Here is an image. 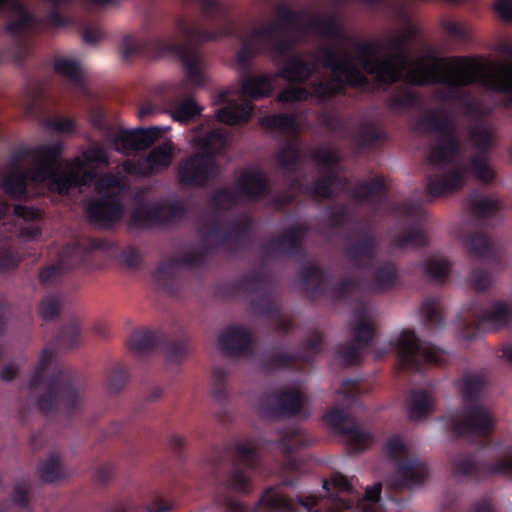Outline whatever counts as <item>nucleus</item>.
<instances>
[{
  "label": "nucleus",
  "instance_id": "1",
  "mask_svg": "<svg viewBox=\"0 0 512 512\" xmlns=\"http://www.w3.org/2000/svg\"><path fill=\"white\" fill-rule=\"evenodd\" d=\"M418 32L416 24L407 22L383 43L355 41L348 36L349 59L363 76L370 74L388 85L400 80L406 71L407 80L413 84L441 83L459 89L480 83L490 90L512 94V62L488 68L471 58L445 59L425 51L408 63L405 46Z\"/></svg>",
  "mask_w": 512,
  "mask_h": 512
},
{
  "label": "nucleus",
  "instance_id": "2",
  "mask_svg": "<svg viewBox=\"0 0 512 512\" xmlns=\"http://www.w3.org/2000/svg\"><path fill=\"white\" fill-rule=\"evenodd\" d=\"M312 32L323 36L315 52L291 55L280 67L277 77L291 83H304L311 79L309 88L313 97L327 99L339 93L345 85L362 86L368 79L349 59L348 36L334 17L317 15L310 19Z\"/></svg>",
  "mask_w": 512,
  "mask_h": 512
},
{
  "label": "nucleus",
  "instance_id": "3",
  "mask_svg": "<svg viewBox=\"0 0 512 512\" xmlns=\"http://www.w3.org/2000/svg\"><path fill=\"white\" fill-rule=\"evenodd\" d=\"M62 144L39 146L15 154L7 166L3 178V189L10 197L19 199L25 195L29 181L48 182L49 189L59 194H67L70 189L90 183L95 177L92 164H108L106 151L93 145L81 156L67 162H60Z\"/></svg>",
  "mask_w": 512,
  "mask_h": 512
},
{
  "label": "nucleus",
  "instance_id": "4",
  "mask_svg": "<svg viewBox=\"0 0 512 512\" xmlns=\"http://www.w3.org/2000/svg\"><path fill=\"white\" fill-rule=\"evenodd\" d=\"M249 223L248 219L241 224L229 226H224L219 220L204 223L199 229V244L160 262L152 274L154 281L163 289L170 290L180 280L184 268L201 264L212 249L232 248V244L241 237Z\"/></svg>",
  "mask_w": 512,
  "mask_h": 512
},
{
  "label": "nucleus",
  "instance_id": "5",
  "mask_svg": "<svg viewBox=\"0 0 512 512\" xmlns=\"http://www.w3.org/2000/svg\"><path fill=\"white\" fill-rule=\"evenodd\" d=\"M53 360V352L44 349L29 382V393L37 399L38 408L44 413L60 410L67 414L77 412L84 404V396L71 370L59 368L47 379L43 378Z\"/></svg>",
  "mask_w": 512,
  "mask_h": 512
},
{
  "label": "nucleus",
  "instance_id": "6",
  "mask_svg": "<svg viewBox=\"0 0 512 512\" xmlns=\"http://www.w3.org/2000/svg\"><path fill=\"white\" fill-rule=\"evenodd\" d=\"M204 39H214V36L202 33L194 23L178 20L175 33L158 37L152 40L149 46L157 55H179L185 69V83L195 89L205 85L203 59L196 50L186 47L184 42Z\"/></svg>",
  "mask_w": 512,
  "mask_h": 512
},
{
  "label": "nucleus",
  "instance_id": "7",
  "mask_svg": "<svg viewBox=\"0 0 512 512\" xmlns=\"http://www.w3.org/2000/svg\"><path fill=\"white\" fill-rule=\"evenodd\" d=\"M298 26V21L290 17L254 29L242 42L237 54L238 64L245 66L252 56L266 49L279 54L286 52L303 35Z\"/></svg>",
  "mask_w": 512,
  "mask_h": 512
},
{
  "label": "nucleus",
  "instance_id": "8",
  "mask_svg": "<svg viewBox=\"0 0 512 512\" xmlns=\"http://www.w3.org/2000/svg\"><path fill=\"white\" fill-rule=\"evenodd\" d=\"M420 132L435 135V143L429 152V161L433 165H444L451 162L459 148V139L449 115L443 110L424 114L417 125Z\"/></svg>",
  "mask_w": 512,
  "mask_h": 512
},
{
  "label": "nucleus",
  "instance_id": "9",
  "mask_svg": "<svg viewBox=\"0 0 512 512\" xmlns=\"http://www.w3.org/2000/svg\"><path fill=\"white\" fill-rule=\"evenodd\" d=\"M125 184L120 176L107 174L96 182L98 198L87 202L85 213L91 222L107 225L119 220L123 215L120 193Z\"/></svg>",
  "mask_w": 512,
  "mask_h": 512
},
{
  "label": "nucleus",
  "instance_id": "10",
  "mask_svg": "<svg viewBox=\"0 0 512 512\" xmlns=\"http://www.w3.org/2000/svg\"><path fill=\"white\" fill-rule=\"evenodd\" d=\"M323 487L326 490L324 497L300 495L298 503L308 512H345L350 511L358 499L351 481L343 474H333Z\"/></svg>",
  "mask_w": 512,
  "mask_h": 512
},
{
  "label": "nucleus",
  "instance_id": "11",
  "mask_svg": "<svg viewBox=\"0 0 512 512\" xmlns=\"http://www.w3.org/2000/svg\"><path fill=\"white\" fill-rule=\"evenodd\" d=\"M473 174L479 181L488 183L495 177V171L483 154L472 157L470 167L454 166L446 172L428 179V190L433 196H442L462 189L467 175Z\"/></svg>",
  "mask_w": 512,
  "mask_h": 512
},
{
  "label": "nucleus",
  "instance_id": "12",
  "mask_svg": "<svg viewBox=\"0 0 512 512\" xmlns=\"http://www.w3.org/2000/svg\"><path fill=\"white\" fill-rule=\"evenodd\" d=\"M396 349L401 366L419 369L424 363L441 365L446 360L443 350L430 344H420L413 331H403L396 342Z\"/></svg>",
  "mask_w": 512,
  "mask_h": 512
},
{
  "label": "nucleus",
  "instance_id": "13",
  "mask_svg": "<svg viewBox=\"0 0 512 512\" xmlns=\"http://www.w3.org/2000/svg\"><path fill=\"white\" fill-rule=\"evenodd\" d=\"M496 425L493 411L486 405L475 402L465 404L461 415L452 423L453 432L463 437H486Z\"/></svg>",
  "mask_w": 512,
  "mask_h": 512
},
{
  "label": "nucleus",
  "instance_id": "14",
  "mask_svg": "<svg viewBox=\"0 0 512 512\" xmlns=\"http://www.w3.org/2000/svg\"><path fill=\"white\" fill-rule=\"evenodd\" d=\"M352 332V341L339 349V355L346 365H353L360 361L362 348L372 338V310L369 307H361L355 312Z\"/></svg>",
  "mask_w": 512,
  "mask_h": 512
},
{
  "label": "nucleus",
  "instance_id": "15",
  "mask_svg": "<svg viewBox=\"0 0 512 512\" xmlns=\"http://www.w3.org/2000/svg\"><path fill=\"white\" fill-rule=\"evenodd\" d=\"M217 165L213 157L197 152L184 159L178 166V179L182 185L200 186L216 175Z\"/></svg>",
  "mask_w": 512,
  "mask_h": 512
},
{
  "label": "nucleus",
  "instance_id": "16",
  "mask_svg": "<svg viewBox=\"0 0 512 512\" xmlns=\"http://www.w3.org/2000/svg\"><path fill=\"white\" fill-rule=\"evenodd\" d=\"M324 419L327 424L346 435L347 443L353 450H363L373 441L372 435L350 419L344 410L333 409Z\"/></svg>",
  "mask_w": 512,
  "mask_h": 512
},
{
  "label": "nucleus",
  "instance_id": "17",
  "mask_svg": "<svg viewBox=\"0 0 512 512\" xmlns=\"http://www.w3.org/2000/svg\"><path fill=\"white\" fill-rule=\"evenodd\" d=\"M313 158L316 165L321 169L323 176L311 188L310 194L315 199H325L333 193V186L336 180L335 166L339 155L332 148L322 147L315 151Z\"/></svg>",
  "mask_w": 512,
  "mask_h": 512
},
{
  "label": "nucleus",
  "instance_id": "18",
  "mask_svg": "<svg viewBox=\"0 0 512 512\" xmlns=\"http://www.w3.org/2000/svg\"><path fill=\"white\" fill-rule=\"evenodd\" d=\"M427 476L426 465L411 457L396 465L394 472L387 478L386 484L391 488L411 489L423 484Z\"/></svg>",
  "mask_w": 512,
  "mask_h": 512
},
{
  "label": "nucleus",
  "instance_id": "19",
  "mask_svg": "<svg viewBox=\"0 0 512 512\" xmlns=\"http://www.w3.org/2000/svg\"><path fill=\"white\" fill-rule=\"evenodd\" d=\"M303 285L308 292L328 293L331 298L344 297L355 287V283L350 280H342L330 287L326 275L315 265L303 269Z\"/></svg>",
  "mask_w": 512,
  "mask_h": 512
},
{
  "label": "nucleus",
  "instance_id": "20",
  "mask_svg": "<svg viewBox=\"0 0 512 512\" xmlns=\"http://www.w3.org/2000/svg\"><path fill=\"white\" fill-rule=\"evenodd\" d=\"M180 207L166 201H152L139 205L132 213L131 221L136 226H149L169 221L179 215Z\"/></svg>",
  "mask_w": 512,
  "mask_h": 512
},
{
  "label": "nucleus",
  "instance_id": "21",
  "mask_svg": "<svg viewBox=\"0 0 512 512\" xmlns=\"http://www.w3.org/2000/svg\"><path fill=\"white\" fill-rule=\"evenodd\" d=\"M168 128L150 127L147 129L139 128L131 131H122L114 138L116 150L128 154L132 151L148 148L157 140Z\"/></svg>",
  "mask_w": 512,
  "mask_h": 512
},
{
  "label": "nucleus",
  "instance_id": "22",
  "mask_svg": "<svg viewBox=\"0 0 512 512\" xmlns=\"http://www.w3.org/2000/svg\"><path fill=\"white\" fill-rule=\"evenodd\" d=\"M191 143L202 155L212 157L221 153L228 144V134L223 128L206 129L204 124L192 130Z\"/></svg>",
  "mask_w": 512,
  "mask_h": 512
},
{
  "label": "nucleus",
  "instance_id": "23",
  "mask_svg": "<svg viewBox=\"0 0 512 512\" xmlns=\"http://www.w3.org/2000/svg\"><path fill=\"white\" fill-rule=\"evenodd\" d=\"M217 346L227 356L249 355L252 352L251 334L243 327H229L220 334Z\"/></svg>",
  "mask_w": 512,
  "mask_h": 512
},
{
  "label": "nucleus",
  "instance_id": "24",
  "mask_svg": "<svg viewBox=\"0 0 512 512\" xmlns=\"http://www.w3.org/2000/svg\"><path fill=\"white\" fill-rule=\"evenodd\" d=\"M306 399L297 389L281 390L265 399L263 410L271 414H296L301 411Z\"/></svg>",
  "mask_w": 512,
  "mask_h": 512
},
{
  "label": "nucleus",
  "instance_id": "25",
  "mask_svg": "<svg viewBox=\"0 0 512 512\" xmlns=\"http://www.w3.org/2000/svg\"><path fill=\"white\" fill-rule=\"evenodd\" d=\"M237 189L241 199H261L270 191L269 179L266 174L261 171H245L237 180Z\"/></svg>",
  "mask_w": 512,
  "mask_h": 512
},
{
  "label": "nucleus",
  "instance_id": "26",
  "mask_svg": "<svg viewBox=\"0 0 512 512\" xmlns=\"http://www.w3.org/2000/svg\"><path fill=\"white\" fill-rule=\"evenodd\" d=\"M83 260L82 251L79 247L69 248L63 251L57 264L47 266L39 273V279L44 285L57 282L61 276L80 265Z\"/></svg>",
  "mask_w": 512,
  "mask_h": 512
},
{
  "label": "nucleus",
  "instance_id": "27",
  "mask_svg": "<svg viewBox=\"0 0 512 512\" xmlns=\"http://www.w3.org/2000/svg\"><path fill=\"white\" fill-rule=\"evenodd\" d=\"M377 241L372 236H364L352 244L346 251L348 263L355 268L372 265L377 252Z\"/></svg>",
  "mask_w": 512,
  "mask_h": 512
},
{
  "label": "nucleus",
  "instance_id": "28",
  "mask_svg": "<svg viewBox=\"0 0 512 512\" xmlns=\"http://www.w3.org/2000/svg\"><path fill=\"white\" fill-rule=\"evenodd\" d=\"M307 228L304 225L293 226L278 239L267 245V253L270 255L291 254L297 251L306 235Z\"/></svg>",
  "mask_w": 512,
  "mask_h": 512
},
{
  "label": "nucleus",
  "instance_id": "29",
  "mask_svg": "<svg viewBox=\"0 0 512 512\" xmlns=\"http://www.w3.org/2000/svg\"><path fill=\"white\" fill-rule=\"evenodd\" d=\"M512 321V305L505 301L492 303L481 315L479 325L483 329H499Z\"/></svg>",
  "mask_w": 512,
  "mask_h": 512
},
{
  "label": "nucleus",
  "instance_id": "30",
  "mask_svg": "<svg viewBox=\"0 0 512 512\" xmlns=\"http://www.w3.org/2000/svg\"><path fill=\"white\" fill-rule=\"evenodd\" d=\"M277 75H250L241 81L242 95L251 99H260L267 97L273 90V83L277 79Z\"/></svg>",
  "mask_w": 512,
  "mask_h": 512
},
{
  "label": "nucleus",
  "instance_id": "31",
  "mask_svg": "<svg viewBox=\"0 0 512 512\" xmlns=\"http://www.w3.org/2000/svg\"><path fill=\"white\" fill-rule=\"evenodd\" d=\"M39 478L45 483H55L69 477L64 464L63 457L58 452L50 453L38 467Z\"/></svg>",
  "mask_w": 512,
  "mask_h": 512
},
{
  "label": "nucleus",
  "instance_id": "32",
  "mask_svg": "<svg viewBox=\"0 0 512 512\" xmlns=\"http://www.w3.org/2000/svg\"><path fill=\"white\" fill-rule=\"evenodd\" d=\"M174 147L171 142L155 146L146 158L149 173H157L168 168L174 159Z\"/></svg>",
  "mask_w": 512,
  "mask_h": 512
},
{
  "label": "nucleus",
  "instance_id": "33",
  "mask_svg": "<svg viewBox=\"0 0 512 512\" xmlns=\"http://www.w3.org/2000/svg\"><path fill=\"white\" fill-rule=\"evenodd\" d=\"M260 125L266 129L279 130L289 137H294L300 130V122L294 114L267 116L260 120Z\"/></svg>",
  "mask_w": 512,
  "mask_h": 512
},
{
  "label": "nucleus",
  "instance_id": "34",
  "mask_svg": "<svg viewBox=\"0 0 512 512\" xmlns=\"http://www.w3.org/2000/svg\"><path fill=\"white\" fill-rule=\"evenodd\" d=\"M163 340V335L156 331L139 330L131 334L128 345L135 355H142Z\"/></svg>",
  "mask_w": 512,
  "mask_h": 512
},
{
  "label": "nucleus",
  "instance_id": "35",
  "mask_svg": "<svg viewBox=\"0 0 512 512\" xmlns=\"http://www.w3.org/2000/svg\"><path fill=\"white\" fill-rule=\"evenodd\" d=\"M251 111L252 106L248 102L242 104L229 102L225 107L218 109L216 115L221 122L236 125L247 121Z\"/></svg>",
  "mask_w": 512,
  "mask_h": 512
},
{
  "label": "nucleus",
  "instance_id": "36",
  "mask_svg": "<svg viewBox=\"0 0 512 512\" xmlns=\"http://www.w3.org/2000/svg\"><path fill=\"white\" fill-rule=\"evenodd\" d=\"M11 8L13 20L7 24L6 31L13 37H19L31 29L33 17L17 2H13Z\"/></svg>",
  "mask_w": 512,
  "mask_h": 512
},
{
  "label": "nucleus",
  "instance_id": "37",
  "mask_svg": "<svg viewBox=\"0 0 512 512\" xmlns=\"http://www.w3.org/2000/svg\"><path fill=\"white\" fill-rule=\"evenodd\" d=\"M259 508L266 512H296L294 502L273 489L264 493L259 500Z\"/></svg>",
  "mask_w": 512,
  "mask_h": 512
},
{
  "label": "nucleus",
  "instance_id": "38",
  "mask_svg": "<svg viewBox=\"0 0 512 512\" xmlns=\"http://www.w3.org/2000/svg\"><path fill=\"white\" fill-rule=\"evenodd\" d=\"M202 107L192 97L174 100L170 114L173 119L181 123L189 122L193 117L200 114Z\"/></svg>",
  "mask_w": 512,
  "mask_h": 512
},
{
  "label": "nucleus",
  "instance_id": "39",
  "mask_svg": "<svg viewBox=\"0 0 512 512\" xmlns=\"http://www.w3.org/2000/svg\"><path fill=\"white\" fill-rule=\"evenodd\" d=\"M433 409V400L427 392L419 390L413 391L411 395V404L408 408V416L413 421L421 420Z\"/></svg>",
  "mask_w": 512,
  "mask_h": 512
},
{
  "label": "nucleus",
  "instance_id": "40",
  "mask_svg": "<svg viewBox=\"0 0 512 512\" xmlns=\"http://www.w3.org/2000/svg\"><path fill=\"white\" fill-rule=\"evenodd\" d=\"M465 246L468 253L476 258L488 257L495 251L494 242L484 233L470 235L465 241Z\"/></svg>",
  "mask_w": 512,
  "mask_h": 512
},
{
  "label": "nucleus",
  "instance_id": "41",
  "mask_svg": "<svg viewBox=\"0 0 512 512\" xmlns=\"http://www.w3.org/2000/svg\"><path fill=\"white\" fill-rule=\"evenodd\" d=\"M470 139L476 149L486 152L492 148L496 133L491 125L476 124L470 130Z\"/></svg>",
  "mask_w": 512,
  "mask_h": 512
},
{
  "label": "nucleus",
  "instance_id": "42",
  "mask_svg": "<svg viewBox=\"0 0 512 512\" xmlns=\"http://www.w3.org/2000/svg\"><path fill=\"white\" fill-rule=\"evenodd\" d=\"M485 380L479 374L465 375L460 382V390L465 404L478 402L483 389Z\"/></svg>",
  "mask_w": 512,
  "mask_h": 512
},
{
  "label": "nucleus",
  "instance_id": "43",
  "mask_svg": "<svg viewBox=\"0 0 512 512\" xmlns=\"http://www.w3.org/2000/svg\"><path fill=\"white\" fill-rule=\"evenodd\" d=\"M468 204L471 211L480 217L492 216L501 209V204L496 198L479 194H472Z\"/></svg>",
  "mask_w": 512,
  "mask_h": 512
},
{
  "label": "nucleus",
  "instance_id": "44",
  "mask_svg": "<svg viewBox=\"0 0 512 512\" xmlns=\"http://www.w3.org/2000/svg\"><path fill=\"white\" fill-rule=\"evenodd\" d=\"M397 279L396 266L392 263H386L375 271L371 286L375 291H385L394 287Z\"/></svg>",
  "mask_w": 512,
  "mask_h": 512
},
{
  "label": "nucleus",
  "instance_id": "45",
  "mask_svg": "<svg viewBox=\"0 0 512 512\" xmlns=\"http://www.w3.org/2000/svg\"><path fill=\"white\" fill-rule=\"evenodd\" d=\"M192 352V347L187 338L170 340L164 351L166 361L171 364H178L183 361Z\"/></svg>",
  "mask_w": 512,
  "mask_h": 512
},
{
  "label": "nucleus",
  "instance_id": "46",
  "mask_svg": "<svg viewBox=\"0 0 512 512\" xmlns=\"http://www.w3.org/2000/svg\"><path fill=\"white\" fill-rule=\"evenodd\" d=\"M54 69L58 74L67 78L73 85H82L84 74L77 61L71 59H58L55 61Z\"/></svg>",
  "mask_w": 512,
  "mask_h": 512
},
{
  "label": "nucleus",
  "instance_id": "47",
  "mask_svg": "<svg viewBox=\"0 0 512 512\" xmlns=\"http://www.w3.org/2000/svg\"><path fill=\"white\" fill-rule=\"evenodd\" d=\"M381 489V483L366 489L364 497L357 502L359 512H384L380 503Z\"/></svg>",
  "mask_w": 512,
  "mask_h": 512
},
{
  "label": "nucleus",
  "instance_id": "48",
  "mask_svg": "<svg viewBox=\"0 0 512 512\" xmlns=\"http://www.w3.org/2000/svg\"><path fill=\"white\" fill-rule=\"evenodd\" d=\"M487 465H479L470 457L460 456L453 462V474L456 476L487 475Z\"/></svg>",
  "mask_w": 512,
  "mask_h": 512
},
{
  "label": "nucleus",
  "instance_id": "49",
  "mask_svg": "<svg viewBox=\"0 0 512 512\" xmlns=\"http://www.w3.org/2000/svg\"><path fill=\"white\" fill-rule=\"evenodd\" d=\"M449 261L441 258H430L423 263L425 275L433 281L443 282L450 271Z\"/></svg>",
  "mask_w": 512,
  "mask_h": 512
},
{
  "label": "nucleus",
  "instance_id": "50",
  "mask_svg": "<svg viewBox=\"0 0 512 512\" xmlns=\"http://www.w3.org/2000/svg\"><path fill=\"white\" fill-rule=\"evenodd\" d=\"M384 189L383 179L376 177L370 182L356 185L353 190V197L359 201H367L379 195Z\"/></svg>",
  "mask_w": 512,
  "mask_h": 512
},
{
  "label": "nucleus",
  "instance_id": "51",
  "mask_svg": "<svg viewBox=\"0 0 512 512\" xmlns=\"http://www.w3.org/2000/svg\"><path fill=\"white\" fill-rule=\"evenodd\" d=\"M297 145V139L292 138L282 147L277 155V163L281 169L290 170L296 165L299 159Z\"/></svg>",
  "mask_w": 512,
  "mask_h": 512
},
{
  "label": "nucleus",
  "instance_id": "52",
  "mask_svg": "<svg viewBox=\"0 0 512 512\" xmlns=\"http://www.w3.org/2000/svg\"><path fill=\"white\" fill-rule=\"evenodd\" d=\"M229 374V371L222 367H216L212 372V395L220 402L228 399L227 380Z\"/></svg>",
  "mask_w": 512,
  "mask_h": 512
},
{
  "label": "nucleus",
  "instance_id": "53",
  "mask_svg": "<svg viewBox=\"0 0 512 512\" xmlns=\"http://www.w3.org/2000/svg\"><path fill=\"white\" fill-rule=\"evenodd\" d=\"M426 242V235L423 231L409 230L395 236L392 245L397 248L420 247Z\"/></svg>",
  "mask_w": 512,
  "mask_h": 512
},
{
  "label": "nucleus",
  "instance_id": "54",
  "mask_svg": "<svg viewBox=\"0 0 512 512\" xmlns=\"http://www.w3.org/2000/svg\"><path fill=\"white\" fill-rule=\"evenodd\" d=\"M227 486L240 494H248L252 490L249 476L239 468H234L227 479Z\"/></svg>",
  "mask_w": 512,
  "mask_h": 512
},
{
  "label": "nucleus",
  "instance_id": "55",
  "mask_svg": "<svg viewBox=\"0 0 512 512\" xmlns=\"http://www.w3.org/2000/svg\"><path fill=\"white\" fill-rule=\"evenodd\" d=\"M309 96H313L310 88L290 85L278 94L277 100L281 103H297L306 101Z\"/></svg>",
  "mask_w": 512,
  "mask_h": 512
},
{
  "label": "nucleus",
  "instance_id": "56",
  "mask_svg": "<svg viewBox=\"0 0 512 512\" xmlns=\"http://www.w3.org/2000/svg\"><path fill=\"white\" fill-rule=\"evenodd\" d=\"M11 501L19 508L26 509L29 507L31 499V485L27 481H18L13 485Z\"/></svg>",
  "mask_w": 512,
  "mask_h": 512
},
{
  "label": "nucleus",
  "instance_id": "57",
  "mask_svg": "<svg viewBox=\"0 0 512 512\" xmlns=\"http://www.w3.org/2000/svg\"><path fill=\"white\" fill-rule=\"evenodd\" d=\"M386 455L392 460L396 461V465L400 461H404L407 458H411L410 451L405 443L398 437L390 438L385 447Z\"/></svg>",
  "mask_w": 512,
  "mask_h": 512
},
{
  "label": "nucleus",
  "instance_id": "58",
  "mask_svg": "<svg viewBox=\"0 0 512 512\" xmlns=\"http://www.w3.org/2000/svg\"><path fill=\"white\" fill-rule=\"evenodd\" d=\"M304 444L300 429H291L282 432L279 446L281 451L288 455Z\"/></svg>",
  "mask_w": 512,
  "mask_h": 512
},
{
  "label": "nucleus",
  "instance_id": "59",
  "mask_svg": "<svg viewBox=\"0 0 512 512\" xmlns=\"http://www.w3.org/2000/svg\"><path fill=\"white\" fill-rule=\"evenodd\" d=\"M81 334V322L78 318L68 319L61 331V340L68 346L73 347L79 343Z\"/></svg>",
  "mask_w": 512,
  "mask_h": 512
},
{
  "label": "nucleus",
  "instance_id": "60",
  "mask_svg": "<svg viewBox=\"0 0 512 512\" xmlns=\"http://www.w3.org/2000/svg\"><path fill=\"white\" fill-rule=\"evenodd\" d=\"M241 200L238 192L231 189L218 190L212 199V205L217 210H224L232 207Z\"/></svg>",
  "mask_w": 512,
  "mask_h": 512
},
{
  "label": "nucleus",
  "instance_id": "61",
  "mask_svg": "<svg viewBox=\"0 0 512 512\" xmlns=\"http://www.w3.org/2000/svg\"><path fill=\"white\" fill-rule=\"evenodd\" d=\"M62 300L58 296H47L41 303V316L45 321H54L60 315Z\"/></svg>",
  "mask_w": 512,
  "mask_h": 512
},
{
  "label": "nucleus",
  "instance_id": "62",
  "mask_svg": "<svg viewBox=\"0 0 512 512\" xmlns=\"http://www.w3.org/2000/svg\"><path fill=\"white\" fill-rule=\"evenodd\" d=\"M487 475H504L512 478V450H508L495 463L487 465Z\"/></svg>",
  "mask_w": 512,
  "mask_h": 512
},
{
  "label": "nucleus",
  "instance_id": "63",
  "mask_svg": "<svg viewBox=\"0 0 512 512\" xmlns=\"http://www.w3.org/2000/svg\"><path fill=\"white\" fill-rule=\"evenodd\" d=\"M236 453L239 461L253 467L258 458V447L252 441L242 442L236 446Z\"/></svg>",
  "mask_w": 512,
  "mask_h": 512
},
{
  "label": "nucleus",
  "instance_id": "64",
  "mask_svg": "<svg viewBox=\"0 0 512 512\" xmlns=\"http://www.w3.org/2000/svg\"><path fill=\"white\" fill-rule=\"evenodd\" d=\"M127 382L126 372L119 367L113 368L107 378V388L111 394L122 391Z\"/></svg>",
  "mask_w": 512,
  "mask_h": 512
}]
</instances>
